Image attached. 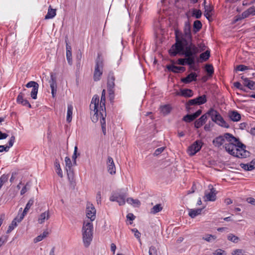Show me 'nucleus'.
Listing matches in <instances>:
<instances>
[{"label":"nucleus","instance_id":"1","mask_svg":"<svg viewBox=\"0 0 255 255\" xmlns=\"http://www.w3.org/2000/svg\"><path fill=\"white\" fill-rule=\"evenodd\" d=\"M199 52V50L196 46L190 45L188 47H174L172 45L169 50V53L171 56H175L177 54L184 56V58H179L177 61L179 65L184 66L187 65L192 70L196 71L197 69L195 64L197 60V54Z\"/></svg>","mask_w":255,"mask_h":255},{"label":"nucleus","instance_id":"2","mask_svg":"<svg viewBox=\"0 0 255 255\" xmlns=\"http://www.w3.org/2000/svg\"><path fill=\"white\" fill-rule=\"evenodd\" d=\"M191 25L188 21L185 22L183 32L176 30L175 31V43L173 45L174 47H188L190 45L196 46L192 42V35Z\"/></svg>","mask_w":255,"mask_h":255},{"label":"nucleus","instance_id":"3","mask_svg":"<svg viewBox=\"0 0 255 255\" xmlns=\"http://www.w3.org/2000/svg\"><path fill=\"white\" fill-rule=\"evenodd\" d=\"M237 143H226L224 147L225 150L231 155L238 158H246L249 156L250 152L246 150V148L238 147Z\"/></svg>","mask_w":255,"mask_h":255},{"label":"nucleus","instance_id":"4","mask_svg":"<svg viewBox=\"0 0 255 255\" xmlns=\"http://www.w3.org/2000/svg\"><path fill=\"white\" fill-rule=\"evenodd\" d=\"M93 224L91 222H84L82 228L83 241L86 247H88L92 240Z\"/></svg>","mask_w":255,"mask_h":255},{"label":"nucleus","instance_id":"5","mask_svg":"<svg viewBox=\"0 0 255 255\" xmlns=\"http://www.w3.org/2000/svg\"><path fill=\"white\" fill-rule=\"evenodd\" d=\"M207 114L211 117L212 121L216 124L224 128H229V125L224 120L221 115L216 110L212 108L210 109L207 112Z\"/></svg>","mask_w":255,"mask_h":255},{"label":"nucleus","instance_id":"6","mask_svg":"<svg viewBox=\"0 0 255 255\" xmlns=\"http://www.w3.org/2000/svg\"><path fill=\"white\" fill-rule=\"evenodd\" d=\"M103 62L99 56L96 60V65L94 72V80L98 81L100 80L101 76L103 74Z\"/></svg>","mask_w":255,"mask_h":255},{"label":"nucleus","instance_id":"7","mask_svg":"<svg viewBox=\"0 0 255 255\" xmlns=\"http://www.w3.org/2000/svg\"><path fill=\"white\" fill-rule=\"evenodd\" d=\"M126 193L121 192H113L110 198L112 202H117L120 206L124 205L126 203Z\"/></svg>","mask_w":255,"mask_h":255},{"label":"nucleus","instance_id":"8","mask_svg":"<svg viewBox=\"0 0 255 255\" xmlns=\"http://www.w3.org/2000/svg\"><path fill=\"white\" fill-rule=\"evenodd\" d=\"M203 144L201 140H197L189 146L187 152L189 155L193 156L199 151Z\"/></svg>","mask_w":255,"mask_h":255},{"label":"nucleus","instance_id":"9","mask_svg":"<svg viewBox=\"0 0 255 255\" xmlns=\"http://www.w3.org/2000/svg\"><path fill=\"white\" fill-rule=\"evenodd\" d=\"M65 162L66 164V170L68 179L70 182H72L74 179V172L72 168V163L71 159L68 156L65 157Z\"/></svg>","mask_w":255,"mask_h":255},{"label":"nucleus","instance_id":"10","mask_svg":"<svg viewBox=\"0 0 255 255\" xmlns=\"http://www.w3.org/2000/svg\"><path fill=\"white\" fill-rule=\"evenodd\" d=\"M223 136H224L225 140L226 139L227 141L230 142L231 143H236V146L238 147L246 148V146L240 142L239 138H236L233 134L230 133H225L223 135Z\"/></svg>","mask_w":255,"mask_h":255},{"label":"nucleus","instance_id":"11","mask_svg":"<svg viewBox=\"0 0 255 255\" xmlns=\"http://www.w3.org/2000/svg\"><path fill=\"white\" fill-rule=\"evenodd\" d=\"M96 210L93 205L90 203H88L86 208V216L88 219H90L91 222L95 220L96 218Z\"/></svg>","mask_w":255,"mask_h":255},{"label":"nucleus","instance_id":"12","mask_svg":"<svg viewBox=\"0 0 255 255\" xmlns=\"http://www.w3.org/2000/svg\"><path fill=\"white\" fill-rule=\"evenodd\" d=\"M93 115L91 116V120L93 123H97L99 119L100 120L102 119V117H101V115H103L105 117V118L106 117V110L105 112H103L101 109H97L95 110V109H93Z\"/></svg>","mask_w":255,"mask_h":255},{"label":"nucleus","instance_id":"13","mask_svg":"<svg viewBox=\"0 0 255 255\" xmlns=\"http://www.w3.org/2000/svg\"><path fill=\"white\" fill-rule=\"evenodd\" d=\"M208 187L210 191L209 192L207 191H205V197L206 199V200L210 201H214L216 199V189L211 185H209Z\"/></svg>","mask_w":255,"mask_h":255},{"label":"nucleus","instance_id":"14","mask_svg":"<svg viewBox=\"0 0 255 255\" xmlns=\"http://www.w3.org/2000/svg\"><path fill=\"white\" fill-rule=\"evenodd\" d=\"M50 80L49 81L50 86L51 89V94L52 97L54 98L56 97L57 92V83L55 76L51 73L50 75Z\"/></svg>","mask_w":255,"mask_h":255},{"label":"nucleus","instance_id":"15","mask_svg":"<svg viewBox=\"0 0 255 255\" xmlns=\"http://www.w3.org/2000/svg\"><path fill=\"white\" fill-rule=\"evenodd\" d=\"M115 77L113 72L110 71L108 75L107 78V88L108 89H114L115 87Z\"/></svg>","mask_w":255,"mask_h":255},{"label":"nucleus","instance_id":"16","mask_svg":"<svg viewBox=\"0 0 255 255\" xmlns=\"http://www.w3.org/2000/svg\"><path fill=\"white\" fill-rule=\"evenodd\" d=\"M197 75L195 72H191L188 74L186 77L182 78L181 79L182 82L185 84H189L193 81L197 80Z\"/></svg>","mask_w":255,"mask_h":255},{"label":"nucleus","instance_id":"17","mask_svg":"<svg viewBox=\"0 0 255 255\" xmlns=\"http://www.w3.org/2000/svg\"><path fill=\"white\" fill-rule=\"evenodd\" d=\"M33 203L34 198H32L29 200L22 213L20 215L19 221H21L23 220L25 215L27 214L31 207L33 205Z\"/></svg>","mask_w":255,"mask_h":255},{"label":"nucleus","instance_id":"18","mask_svg":"<svg viewBox=\"0 0 255 255\" xmlns=\"http://www.w3.org/2000/svg\"><path fill=\"white\" fill-rule=\"evenodd\" d=\"M108 171L111 174L116 173V167L113 158L108 156L107 160Z\"/></svg>","mask_w":255,"mask_h":255},{"label":"nucleus","instance_id":"19","mask_svg":"<svg viewBox=\"0 0 255 255\" xmlns=\"http://www.w3.org/2000/svg\"><path fill=\"white\" fill-rule=\"evenodd\" d=\"M208 114L207 113L202 115L199 119L196 120L194 123L195 127L197 128H200L204 124L207 119Z\"/></svg>","mask_w":255,"mask_h":255},{"label":"nucleus","instance_id":"20","mask_svg":"<svg viewBox=\"0 0 255 255\" xmlns=\"http://www.w3.org/2000/svg\"><path fill=\"white\" fill-rule=\"evenodd\" d=\"M228 116L230 119L233 122H238L241 119V115L237 111H229Z\"/></svg>","mask_w":255,"mask_h":255},{"label":"nucleus","instance_id":"21","mask_svg":"<svg viewBox=\"0 0 255 255\" xmlns=\"http://www.w3.org/2000/svg\"><path fill=\"white\" fill-rule=\"evenodd\" d=\"M99 105V97L95 95L93 96L91 104L90 106L91 110H93V109H95V110L97 109L100 108Z\"/></svg>","mask_w":255,"mask_h":255},{"label":"nucleus","instance_id":"22","mask_svg":"<svg viewBox=\"0 0 255 255\" xmlns=\"http://www.w3.org/2000/svg\"><path fill=\"white\" fill-rule=\"evenodd\" d=\"M65 42L66 44V58L68 61V63L71 65L72 63V51H71V47L68 44L67 42V38L66 37L65 39Z\"/></svg>","mask_w":255,"mask_h":255},{"label":"nucleus","instance_id":"23","mask_svg":"<svg viewBox=\"0 0 255 255\" xmlns=\"http://www.w3.org/2000/svg\"><path fill=\"white\" fill-rule=\"evenodd\" d=\"M177 95L181 96L184 97H191L193 95V91L189 89H181L180 92L176 93Z\"/></svg>","mask_w":255,"mask_h":255},{"label":"nucleus","instance_id":"24","mask_svg":"<svg viewBox=\"0 0 255 255\" xmlns=\"http://www.w3.org/2000/svg\"><path fill=\"white\" fill-rule=\"evenodd\" d=\"M244 81V85L251 90H255V82L250 80L248 78H245L244 76L241 77Z\"/></svg>","mask_w":255,"mask_h":255},{"label":"nucleus","instance_id":"25","mask_svg":"<svg viewBox=\"0 0 255 255\" xmlns=\"http://www.w3.org/2000/svg\"><path fill=\"white\" fill-rule=\"evenodd\" d=\"M167 68L169 71H172L174 73H179L185 71V68L184 67H178L173 64L167 65Z\"/></svg>","mask_w":255,"mask_h":255},{"label":"nucleus","instance_id":"26","mask_svg":"<svg viewBox=\"0 0 255 255\" xmlns=\"http://www.w3.org/2000/svg\"><path fill=\"white\" fill-rule=\"evenodd\" d=\"M224 141L225 140L223 135H219L213 139V144L215 147L219 148L223 144Z\"/></svg>","mask_w":255,"mask_h":255},{"label":"nucleus","instance_id":"27","mask_svg":"<svg viewBox=\"0 0 255 255\" xmlns=\"http://www.w3.org/2000/svg\"><path fill=\"white\" fill-rule=\"evenodd\" d=\"M19 216L20 215H18L12 220L11 224L9 225L7 230L6 231L7 234L10 233L14 229V228L17 226V222L19 223L21 222L19 221Z\"/></svg>","mask_w":255,"mask_h":255},{"label":"nucleus","instance_id":"28","mask_svg":"<svg viewBox=\"0 0 255 255\" xmlns=\"http://www.w3.org/2000/svg\"><path fill=\"white\" fill-rule=\"evenodd\" d=\"M106 90L104 89L102 92L101 101L100 103V109H101L103 112L106 110Z\"/></svg>","mask_w":255,"mask_h":255},{"label":"nucleus","instance_id":"29","mask_svg":"<svg viewBox=\"0 0 255 255\" xmlns=\"http://www.w3.org/2000/svg\"><path fill=\"white\" fill-rule=\"evenodd\" d=\"M73 107L72 104H68L67 107V113L66 117V121L68 123H70L72 119Z\"/></svg>","mask_w":255,"mask_h":255},{"label":"nucleus","instance_id":"30","mask_svg":"<svg viewBox=\"0 0 255 255\" xmlns=\"http://www.w3.org/2000/svg\"><path fill=\"white\" fill-rule=\"evenodd\" d=\"M214 10V7L212 5H205L204 15L209 20L212 16L211 12Z\"/></svg>","mask_w":255,"mask_h":255},{"label":"nucleus","instance_id":"31","mask_svg":"<svg viewBox=\"0 0 255 255\" xmlns=\"http://www.w3.org/2000/svg\"><path fill=\"white\" fill-rule=\"evenodd\" d=\"M56 9L51 8V5L49 6L47 13L45 16V19L53 18L56 15Z\"/></svg>","mask_w":255,"mask_h":255},{"label":"nucleus","instance_id":"32","mask_svg":"<svg viewBox=\"0 0 255 255\" xmlns=\"http://www.w3.org/2000/svg\"><path fill=\"white\" fill-rule=\"evenodd\" d=\"M202 209L199 208L196 209H190L189 212V216L192 218H194L197 215L201 214Z\"/></svg>","mask_w":255,"mask_h":255},{"label":"nucleus","instance_id":"33","mask_svg":"<svg viewBox=\"0 0 255 255\" xmlns=\"http://www.w3.org/2000/svg\"><path fill=\"white\" fill-rule=\"evenodd\" d=\"M49 218V212H44L40 214L38 220V222L39 224H42L44 222L45 220L46 219L48 220Z\"/></svg>","mask_w":255,"mask_h":255},{"label":"nucleus","instance_id":"34","mask_svg":"<svg viewBox=\"0 0 255 255\" xmlns=\"http://www.w3.org/2000/svg\"><path fill=\"white\" fill-rule=\"evenodd\" d=\"M202 24L200 20H196L193 23V31L195 33L198 32L202 28Z\"/></svg>","mask_w":255,"mask_h":255},{"label":"nucleus","instance_id":"35","mask_svg":"<svg viewBox=\"0 0 255 255\" xmlns=\"http://www.w3.org/2000/svg\"><path fill=\"white\" fill-rule=\"evenodd\" d=\"M55 168L57 174L60 177H63L62 171L60 168L59 162L57 159H56L54 162Z\"/></svg>","mask_w":255,"mask_h":255},{"label":"nucleus","instance_id":"36","mask_svg":"<svg viewBox=\"0 0 255 255\" xmlns=\"http://www.w3.org/2000/svg\"><path fill=\"white\" fill-rule=\"evenodd\" d=\"M210 56V51L206 50L205 52L202 53L200 55L199 58L202 61H206L209 58Z\"/></svg>","mask_w":255,"mask_h":255},{"label":"nucleus","instance_id":"37","mask_svg":"<svg viewBox=\"0 0 255 255\" xmlns=\"http://www.w3.org/2000/svg\"><path fill=\"white\" fill-rule=\"evenodd\" d=\"M127 202L128 203L133 205L136 207H138L140 205V202L138 199H133L132 198H127Z\"/></svg>","mask_w":255,"mask_h":255},{"label":"nucleus","instance_id":"38","mask_svg":"<svg viewBox=\"0 0 255 255\" xmlns=\"http://www.w3.org/2000/svg\"><path fill=\"white\" fill-rule=\"evenodd\" d=\"M216 236L214 235H212L210 234H207L205 236H203L202 239L207 242H212L214 241L216 239Z\"/></svg>","mask_w":255,"mask_h":255},{"label":"nucleus","instance_id":"39","mask_svg":"<svg viewBox=\"0 0 255 255\" xmlns=\"http://www.w3.org/2000/svg\"><path fill=\"white\" fill-rule=\"evenodd\" d=\"M39 88V85H36L32 88V91L30 93V95L31 98L33 99H36L37 98V94L38 93V90Z\"/></svg>","mask_w":255,"mask_h":255},{"label":"nucleus","instance_id":"40","mask_svg":"<svg viewBox=\"0 0 255 255\" xmlns=\"http://www.w3.org/2000/svg\"><path fill=\"white\" fill-rule=\"evenodd\" d=\"M101 117H102V119L101 120V125L102 127V129L103 133L104 135L106 133V119H105V117L101 115Z\"/></svg>","mask_w":255,"mask_h":255},{"label":"nucleus","instance_id":"41","mask_svg":"<svg viewBox=\"0 0 255 255\" xmlns=\"http://www.w3.org/2000/svg\"><path fill=\"white\" fill-rule=\"evenodd\" d=\"M205 70L209 76H212L214 73V68L211 64H207L205 66Z\"/></svg>","mask_w":255,"mask_h":255},{"label":"nucleus","instance_id":"42","mask_svg":"<svg viewBox=\"0 0 255 255\" xmlns=\"http://www.w3.org/2000/svg\"><path fill=\"white\" fill-rule=\"evenodd\" d=\"M197 101V105H200L205 103L207 101L206 97L205 95H202L199 96L196 98Z\"/></svg>","mask_w":255,"mask_h":255},{"label":"nucleus","instance_id":"43","mask_svg":"<svg viewBox=\"0 0 255 255\" xmlns=\"http://www.w3.org/2000/svg\"><path fill=\"white\" fill-rule=\"evenodd\" d=\"M227 239L234 243H237L239 241V238L233 234H229L227 236Z\"/></svg>","mask_w":255,"mask_h":255},{"label":"nucleus","instance_id":"44","mask_svg":"<svg viewBox=\"0 0 255 255\" xmlns=\"http://www.w3.org/2000/svg\"><path fill=\"white\" fill-rule=\"evenodd\" d=\"M162 209V207L161 205L160 204H156L151 209V213L153 214H156L157 213L159 212Z\"/></svg>","mask_w":255,"mask_h":255},{"label":"nucleus","instance_id":"45","mask_svg":"<svg viewBox=\"0 0 255 255\" xmlns=\"http://www.w3.org/2000/svg\"><path fill=\"white\" fill-rule=\"evenodd\" d=\"M202 12L200 9H197L195 8L192 10V16L195 17L197 19H199L201 17Z\"/></svg>","mask_w":255,"mask_h":255},{"label":"nucleus","instance_id":"46","mask_svg":"<svg viewBox=\"0 0 255 255\" xmlns=\"http://www.w3.org/2000/svg\"><path fill=\"white\" fill-rule=\"evenodd\" d=\"M8 179V175L6 174H3L1 175L0 177V189H1L2 185L5 183L7 181Z\"/></svg>","mask_w":255,"mask_h":255},{"label":"nucleus","instance_id":"47","mask_svg":"<svg viewBox=\"0 0 255 255\" xmlns=\"http://www.w3.org/2000/svg\"><path fill=\"white\" fill-rule=\"evenodd\" d=\"M252 9L251 7L244 11L242 14V18H245L249 17L250 15H252Z\"/></svg>","mask_w":255,"mask_h":255},{"label":"nucleus","instance_id":"48","mask_svg":"<svg viewBox=\"0 0 255 255\" xmlns=\"http://www.w3.org/2000/svg\"><path fill=\"white\" fill-rule=\"evenodd\" d=\"M195 119L192 114H187L185 116L183 119V121L187 123H190Z\"/></svg>","mask_w":255,"mask_h":255},{"label":"nucleus","instance_id":"49","mask_svg":"<svg viewBox=\"0 0 255 255\" xmlns=\"http://www.w3.org/2000/svg\"><path fill=\"white\" fill-rule=\"evenodd\" d=\"M149 255H158L157 251L155 247L151 246L149 248Z\"/></svg>","mask_w":255,"mask_h":255},{"label":"nucleus","instance_id":"50","mask_svg":"<svg viewBox=\"0 0 255 255\" xmlns=\"http://www.w3.org/2000/svg\"><path fill=\"white\" fill-rule=\"evenodd\" d=\"M193 105H198L196 98L190 100L186 104V108L189 110L190 106Z\"/></svg>","mask_w":255,"mask_h":255},{"label":"nucleus","instance_id":"51","mask_svg":"<svg viewBox=\"0 0 255 255\" xmlns=\"http://www.w3.org/2000/svg\"><path fill=\"white\" fill-rule=\"evenodd\" d=\"M131 231L133 233H134V235L135 237L138 239L139 242L141 244V240L140 239L141 234H140V232H139V231L135 228L131 229Z\"/></svg>","mask_w":255,"mask_h":255},{"label":"nucleus","instance_id":"52","mask_svg":"<svg viewBox=\"0 0 255 255\" xmlns=\"http://www.w3.org/2000/svg\"><path fill=\"white\" fill-rule=\"evenodd\" d=\"M161 111L164 114H167L170 113V109L168 105H164L161 107Z\"/></svg>","mask_w":255,"mask_h":255},{"label":"nucleus","instance_id":"53","mask_svg":"<svg viewBox=\"0 0 255 255\" xmlns=\"http://www.w3.org/2000/svg\"><path fill=\"white\" fill-rule=\"evenodd\" d=\"M250 69V68L248 66L244 65H239L236 67V70L240 71H244L246 70Z\"/></svg>","mask_w":255,"mask_h":255},{"label":"nucleus","instance_id":"54","mask_svg":"<svg viewBox=\"0 0 255 255\" xmlns=\"http://www.w3.org/2000/svg\"><path fill=\"white\" fill-rule=\"evenodd\" d=\"M15 136L14 135H12L10 137V139L9 140V141L8 142V145H6V147H8V150L9 149V148L11 147H12L13 146V143L15 142Z\"/></svg>","mask_w":255,"mask_h":255},{"label":"nucleus","instance_id":"55","mask_svg":"<svg viewBox=\"0 0 255 255\" xmlns=\"http://www.w3.org/2000/svg\"><path fill=\"white\" fill-rule=\"evenodd\" d=\"M25 99H24V94L21 92L18 95L16 98V101L18 104H20L21 102V101H24Z\"/></svg>","mask_w":255,"mask_h":255},{"label":"nucleus","instance_id":"56","mask_svg":"<svg viewBox=\"0 0 255 255\" xmlns=\"http://www.w3.org/2000/svg\"><path fill=\"white\" fill-rule=\"evenodd\" d=\"M78 150V147L77 146H75L74 147V151L73 154L72 155V159L73 160H76V158L80 156V153H77Z\"/></svg>","mask_w":255,"mask_h":255},{"label":"nucleus","instance_id":"57","mask_svg":"<svg viewBox=\"0 0 255 255\" xmlns=\"http://www.w3.org/2000/svg\"><path fill=\"white\" fill-rule=\"evenodd\" d=\"M108 91L109 95L110 100L111 101H112L114 99L115 90H114V89H108Z\"/></svg>","mask_w":255,"mask_h":255},{"label":"nucleus","instance_id":"58","mask_svg":"<svg viewBox=\"0 0 255 255\" xmlns=\"http://www.w3.org/2000/svg\"><path fill=\"white\" fill-rule=\"evenodd\" d=\"M7 238L6 235H3L0 238V247L7 241Z\"/></svg>","mask_w":255,"mask_h":255},{"label":"nucleus","instance_id":"59","mask_svg":"<svg viewBox=\"0 0 255 255\" xmlns=\"http://www.w3.org/2000/svg\"><path fill=\"white\" fill-rule=\"evenodd\" d=\"M37 85H38V83L35 81H30L27 83V84L26 85V87L28 88H33Z\"/></svg>","mask_w":255,"mask_h":255},{"label":"nucleus","instance_id":"60","mask_svg":"<svg viewBox=\"0 0 255 255\" xmlns=\"http://www.w3.org/2000/svg\"><path fill=\"white\" fill-rule=\"evenodd\" d=\"M214 255H226L225 252L220 249H217L214 253Z\"/></svg>","mask_w":255,"mask_h":255},{"label":"nucleus","instance_id":"61","mask_svg":"<svg viewBox=\"0 0 255 255\" xmlns=\"http://www.w3.org/2000/svg\"><path fill=\"white\" fill-rule=\"evenodd\" d=\"M250 170L255 169V159H253L249 163H248Z\"/></svg>","mask_w":255,"mask_h":255},{"label":"nucleus","instance_id":"62","mask_svg":"<svg viewBox=\"0 0 255 255\" xmlns=\"http://www.w3.org/2000/svg\"><path fill=\"white\" fill-rule=\"evenodd\" d=\"M164 149V147H159V148L156 149L154 152V155H159V154H160L161 152H163Z\"/></svg>","mask_w":255,"mask_h":255},{"label":"nucleus","instance_id":"63","mask_svg":"<svg viewBox=\"0 0 255 255\" xmlns=\"http://www.w3.org/2000/svg\"><path fill=\"white\" fill-rule=\"evenodd\" d=\"M19 104H21L23 106H27L29 108H31V105L26 99H25L24 101H21V102Z\"/></svg>","mask_w":255,"mask_h":255},{"label":"nucleus","instance_id":"64","mask_svg":"<svg viewBox=\"0 0 255 255\" xmlns=\"http://www.w3.org/2000/svg\"><path fill=\"white\" fill-rule=\"evenodd\" d=\"M243 253V250L241 249H236L232 253L233 255H241Z\"/></svg>","mask_w":255,"mask_h":255}]
</instances>
